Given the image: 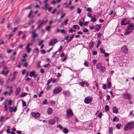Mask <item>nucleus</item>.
Instances as JSON below:
<instances>
[{"label":"nucleus","instance_id":"nucleus-49","mask_svg":"<svg viewBox=\"0 0 134 134\" xmlns=\"http://www.w3.org/2000/svg\"><path fill=\"white\" fill-rule=\"evenodd\" d=\"M10 109H12V110L14 112H15L16 110V108H11V107H10Z\"/></svg>","mask_w":134,"mask_h":134},{"label":"nucleus","instance_id":"nucleus-2","mask_svg":"<svg viewBox=\"0 0 134 134\" xmlns=\"http://www.w3.org/2000/svg\"><path fill=\"white\" fill-rule=\"evenodd\" d=\"M134 128V121L130 122L126 124L124 127V129L125 131H127L132 129Z\"/></svg>","mask_w":134,"mask_h":134},{"label":"nucleus","instance_id":"nucleus-29","mask_svg":"<svg viewBox=\"0 0 134 134\" xmlns=\"http://www.w3.org/2000/svg\"><path fill=\"white\" fill-rule=\"evenodd\" d=\"M85 81H82L81 82H80V85L82 87H84V85H85Z\"/></svg>","mask_w":134,"mask_h":134},{"label":"nucleus","instance_id":"nucleus-12","mask_svg":"<svg viewBox=\"0 0 134 134\" xmlns=\"http://www.w3.org/2000/svg\"><path fill=\"white\" fill-rule=\"evenodd\" d=\"M38 23L39 24H39L37 29H39L43 25L44 23V21L43 20L42 21L41 20H39L38 21Z\"/></svg>","mask_w":134,"mask_h":134},{"label":"nucleus","instance_id":"nucleus-5","mask_svg":"<svg viewBox=\"0 0 134 134\" xmlns=\"http://www.w3.org/2000/svg\"><path fill=\"white\" fill-rule=\"evenodd\" d=\"M31 114V116L35 119L39 118L41 115V114L38 112H32Z\"/></svg>","mask_w":134,"mask_h":134},{"label":"nucleus","instance_id":"nucleus-61","mask_svg":"<svg viewBox=\"0 0 134 134\" xmlns=\"http://www.w3.org/2000/svg\"><path fill=\"white\" fill-rule=\"evenodd\" d=\"M101 27L100 26H98V27H97L96 29V30L97 31H98L100 30V28Z\"/></svg>","mask_w":134,"mask_h":134},{"label":"nucleus","instance_id":"nucleus-39","mask_svg":"<svg viewBox=\"0 0 134 134\" xmlns=\"http://www.w3.org/2000/svg\"><path fill=\"white\" fill-rule=\"evenodd\" d=\"M105 109L106 111H108L109 110V107L108 105H106L105 107Z\"/></svg>","mask_w":134,"mask_h":134},{"label":"nucleus","instance_id":"nucleus-17","mask_svg":"<svg viewBox=\"0 0 134 134\" xmlns=\"http://www.w3.org/2000/svg\"><path fill=\"white\" fill-rule=\"evenodd\" d=\"M21 91V89L19 87H18L16 88L15 92V94L16 96H17L19 94Z\"/></svg>","mask_w":134,"mask_h":134},{"label":"nucleus","instance_id":"nucleus-42","mask_svg":"<svg viewBox=\"0 0 134 134\" xmlns=\"http://www.w3.org/2000/svg\"><path fill=\"white\" fill-rule=\"evenodd\" d=\"M100 51L101 53H102L103 54L105 52V50H103V48H100Z\"/></svg>","mask_w":134,"mask_h":134},{"label":"nucleus","instance_id":"nucleus-4","mask_svg":"<svg viewBox=\"0 0 134 134\" xmlns=\"http://www.w3.org/2000/svg\"><path fill=\"white\" fill-rule=\"evenodd\" d=\"M58 118L57 116H55L53 119H51L49 121L48 124L51 125H53L56 122V121H58Z\"/></svg>","mask_w":134,"mask_h":134},{"label":"nucleus","instance_id":"nucleus-41","mask_svg":"<svg viewBox=\"0 0 134 134\" xmlns=\"http://www.w3.org/2000/svg\"><path fill=\"white\" fill-rule=\"evenodd\" d=\"M71 3H72V1H70L69 3L67 5H66V6H65V8H68L69 7V5H71Z\"/></svg>","mask_w":134,"mask_h":134},{"label":"nucleus","instance_id":"nucleus-22","mask_svg":"<svg viewBox=\"0 0 134 134\" xmlns=\"http://www.w3.org/2000/svg\"><path fill=\"white\" fill-rule=\"evenodd\" d=\"M94 46V43L93 42L90 43L89 45V48L90 49H92Z\"/></svg>","mask_w":134,"mask_h":134},{"label":"nucleus","instance_id":"nucleus-46","mask_svg":"<svg viewBox=\"0 0 134 134\" xmlns=\"http://www.w3.org/2000/svg\"><path fill=\"white\" fill-rule=\"evenodd\" d=\"M86 11L88 12H91L92 11V9L90 7H88L86 9Z\"/></svg>","mask_w":134,"mask_h":134},{"label":"nucleus","instance_id":"nucleus-7","mask_svg":"<svg viewBox=\"0 0 134 134\" xmlns=\"http://www.w3.org/2000/svg\"><path fill=\"white\" fill-rule=\"evenodd\" d=\"M93 98L91 96H88L86 97L84 99V102L86 104H89L92 100Z\"/></svg>","mask_w":134,"mask_h":134},{"label":"nucleus","instance_id":"nucleus-15","mask_svg":"<svg viewBox=\"0 0 134 134\" xmlns=\"http://www.w3.org/2000/svg\"><path fill=\"white\" fill-rule=\"evenodd\" d=\"M113 111L114 113L115 114H117L118 113V109L116 106H114L113 107Z\"/></svg>","mask_w":134,"mask_h":134},{"label":"nucleus","instance_id":"nucleus-51","mask_svg":"<svg viewBox=\"0 0 134 134\" xmlns=\"http://www.w3.org/2000/svg\"><path fill=\"white\" fill-rule=\"evenodd\" d=\"M50 64L49 63L44 65L43 66V67L45 68H47L50 66Z\"/></svg>","mask_w":134,"mask_h":134},{"label":"nucleus","instance_id":"nucleus-57","mask_svg":"<svg viewBox=\"0 0 134 134\" xmlns=\"http://www.w3.org/2000/svg\"><path fill=\"white\" fill-rule=\"evenodd\" d=\"M57 3V2L55 0H53L51 3L52 4H55Z\"/></svg>","mask_w":134,"mask_h":134},{"label":"nucleus","instance_id":"nucleus-35","mask_svg":"<svg viewBox=\"0 0 134 134\" xmlns=\"http://www.w3.org/2000/svg\"><path fill=\"white\" fill-rule=\"evenodd\" d=\"M101 42L100 40H99L97 43V44L96 46L97 48H98L100 44L101 43Z\"/></svg>","mask_w":134,"mask_h":134},{"label":"nucleus","instance_id":"nucleus-33","mask_svg":"<svg viewBox=\"0 0 134 134\" xmlns=\"http://www.w3.org/2000/svg\"><path fill=\"white\" fill-rule=\"evenodd\" d=\"M121 126V124H117L116 126V127L118 129H120V127Z\"/></svg>","mask_w":134,"mask_h":134},{"label":"nucleus","instance_id":"nucleus-55","mask_svg":"<svg viewBox=\"0 0 134 134\" xmlns=\"http://www.w3.org/2000/svg\"><path fill=\"white\" fill-rule=\"evenodd\" d=\"M52 82H53V83H56L57 82V80L56 79H54L53 80L52 79Z\"/></svg>","mask_w":134,"mask_h":134},{"label":"nucleus","instance_id":"nucleus-11","mask_svg":"<svg viewBox=\"0 0 134 134\" xmlns=\"http://www.w3.org/2000/svg\"><path fill=\"white\" fill-rule=\"evenodd\" d=\"M32 43H29L26 45V51L27 52L29 53L30 51H31V48H30L29 47L30 46L32 45Z\"/></svg>","mask_w":134,"mask_h":134},{"label":"nucleus","instance_id":"nucleus-24","mask_svg":"<svg viewBox=\"0 0 134 134\" xmlns=\"http://www.w3.org/2000/svg\"><path fill=\"white\" fill-rule=\"evenodd\" d=\"M75 35L74 34H73L72 36H71L69 38V39L68 41H67V42H70L73 39L74 37V36Z\"/></svg>","mask_w":134,"mask_h":134},{"label":"nucleus","instance_id":"nucleus-9","mask_svg":"<svg viewBox=\"0 0 134 134\" xmlns=\"http://www.w3.org/2000/svg\"><path fill=\"white\" fill-rule=\"evenodd\" d=\"M66 113L67 116L68 118L71 117L73 115L72 111L70 109H68L66 111Z\"/></svg>","mask_w":134,"mask_h":134},{"label":"nucleus","instance_id":"nucleus-40","mask_svg":"<svg viewBox=\"0 0 134 134\" xmlns=\"http://www.w3.org/2000/svg\"><path fill=\"white\" fill-rule=\"evenodd\" d=\"M79 25L81 27L84 25L83 22H81L80 21H79Z\"/></svg>","mask_w":134,"mask_h":134},{"label":"nucleus","instance_id":"nucleus-47","mask_svg":"<svg viewBox=\"0 0 134 134\" xmlns=\"http://www.w3.org/2000/svg\"><path fill=\"white\" fill-rule=\"evenodd\" d=\"M81 10L79 8H78L77 9V13L80 14L81 12Z\"/></svg>","mask_w":134,"mask_h":134},{"label":"nucleus","instance_id":"nucleus-10","mask_svg":"<svg viewBox=\"0 0 134 134\" xmlns=\"http://www.w3.org/2000/svg\"><path fill=\"white\" fill-rule=\"evenodd\" d=\"M58 40L57 39L52 40L49 42V45L50 46H53L55 43L58 42Z\"/></svg>","mask_w":134,"mask_h":134},{"label":"nucleus","instance_id":"nucleus-23","mask_svg":"<svg viewBox=\"0 0 134 134\" xmlns=\"http://www.w3.org/2000/svg\"><path fill=\"white\" fill-rule=\"evenodd\" d=\"M35 71L34 70H33L32 71H31L30 72V76L31 77H32L33 76L34 74H35Z\"/></svg>","mask_w":134,"mask_h":134},{"label":"nucleus","instance_id":"nucleus-63","mask_svg":"<svg viewBox=\"0 0 134 134\" xmlns=\"http://www.w3.org/2000/svg\"><path fill=\"white\" fill-rule=\"evenodd\" d=\"M102 113L101 112H100L99 113L98 115V117H99L100 118H101L102 117Z\"/></svg>","mask_w":134,"mask_h":134},{"label":"nucleus","instance_id":"nucleus-48","mask_svg":"<svg viewBox=\"0 0 134 134\" xmlns=\"http://www.w3.org/2000/svg\"><path fill=\"white\" fill-rule=\"evenodd\" d=\"M83 31L84 32H88V30L86 28L84 29L83 30Z\"/></svg>","mask_w":134,"mask_h":134},{"label":"nucleus","instance_id":"nucleus-19","mask_svg":"<svg viewBox=\"0 0 134 134\" xmlns=\"http://www.w3.org/2000/svg\"><path fill=\"white\" fill-rule=\"evenodd\" d=\"M100 70L102 73H103L105 70V68L104 66H101L100 68Z\"/></svg>","mask_w":134,"mask_h":134},{"label":"nucleus","instance_id":"nucleus-1","mask_svg":"<svg viewBox=\"0 0 134 134\" xmlns=\"http://www.w3.org/2000/svg\"><path fill=\"white\" fill-rule=\"evenodd\" d=\"M134 26L133 23H131L127 26V28L124 34L125 35H128L130 34L133 30Z\"/></svg>","mask_w":134,"mask_h":134},{"label":"nucleus","instance_id":"nucleus-50","mask_svg":"<svg viewBox=\"0 0 134 134\" xmlns=\"http://www.w3.org/2000/svg\"><path fill=\"white\" fill-rule=\"evenodd\" d=\"M34 22V20H32L28 24V25H30L31 24H32Z\"/></svg>","mask_w":134,"mask_h":134},{"label":"nucleus","instance_id":"nucleus-25","mask_svg":"<svg viewBox=\"0 0 134 134\" xmlns=\"http://www.w3.org/2000/svg\"><path fill=\"white\" fill-rule=\"evenodd\" d=\"M107 82L108 88H110L111 86V82L110 81H107Z\"/></svg>","mask_w":134,"mask_h":134},{"label":"nucleus","instance_id":"nucleus-53","mask_svg":"<svg viewBox=\"0 0 134 134\" xmlns=\"http://www.w3.org/2000/svg\"><path fill=\"white\" fill-rule=\"evenodd\" d=\"M97 54V52L95 51H93L92 52V54L93 55H95Z\"/></svg>","mask_w":134,"mask_h":134},{"label":"nucleus","instance_id":"nucleus-28","mask_svg":"<svg viewBox=\"0 0 134 134\" xmlns=\"http://www.w3.org/2000/svg\"><path fill=\"white\" fill-rule=\"evenodd\" d=\"M27 94V93H24L21 94L20 95V97H22L26 96Z\"/></svg>","mask_w":134,"mask_h":134},{"label":"nucleus","instance_id":"nucleus-27","mask_svg":"<svg viewBox=\"0 0 134 134\" xmlns=\"http://www.w3.org/2000/svg\"><path fill=\"white\" fill-rule=\"evenodd\" d=\"M27 55L26 54L25 55L23 56V59L21 60L23 62H24L26 60V57L27 56Z\"/></svg>","mask_w":134,"mask_h":134},{"label":"nucleus","instance_id":"nucleus-62","mask_svg":"<svg viewBox=\"0 0 134 134\" xmlns=\"http://www.w3.org/2000/svg\"><path fill=\"white\" fill-rule=\"evenodd\" d=\"M18 29V28L17 27H15L13 29V30L12 31V32H15L16 31V30Z\"/></svg>","mask_w":134,"mask_h":134},{"label":"nucleus","instance_id":"nucleus-14","mask_svg":"<svg viewBox=\"0 0 134 134\" xmlns=\"http://www.w3.org/2000/svg\"><path fill=\"white\" fill-rule=\"evenodd\" d=\"M16 52L15 51L13 53V54L10 57V58L11 59H12V60L13 62L14 61L15 59L14 56L16 55Z\"/></svg>","mask_w":134,"mask_h":134},{"label":"nucleus","instance_id":"nucleus-13","mask_svg":"<svg viewBox=\"0 0 134 134\" xmlns=\"http://www.w3.org/2000/svg\"><path fill=\"white\" fill-rule=\"evenodd\" d=\"M63 93L64 95L66 97L69 96L70 94V93L68 91H65L63 92Z\"/></svg>","mask_w":134,"mask_h":134},{"label":"nucleus","instance_id":"nucleus-36","mask_svg":"<svg viewBox=\"0 0 134 134\" xmlns=\"http://www.w3.org/2000/svg\"><path fill=\"white\" fill-rule=\"evenodd\" d=\"M47 100L46 99H44V100L43 104L44 105H47L48 104V103H47Z\"/></svg>","mask_w":134,"mask_h":134},{"label":"nucleus","instance_id":"nucleus-20","mask_svg":"<svg viewBox=\"0 0 134 134\" xmlns=\"http://www.w3.org/2000/svg\"><path fill=\"white\" fill-rule=\"evenodd\" d=\"M102 63L100 62L98 63L96 65V68L97 69H99L101 67Z\"/></svg>","mask_w":134,"mask_h":134},{"label":"nucleus","instance_id":"nucleus-32","mask_svg":"<svg viewBox=\"0 0 134 134\" xmlns=\"http://www.w3.org/2000/svg\"><path fill=\"white\" fill-rule=\"evenodd\" d=\"M32 34V38H35L38 36V35L36 33H34Z\"/></svg>","mask_w":134,"mask_h":134},{"label":"nucleus","instance_id":"nucleus-64","mask_svg":"<svg viewBox=\"0 0 134 134\" xmlns=\"http://www.w3.org/2000/svg\"><path fill=\"white\" fill-rule=\"evenodd\" d=\"M110 96L109 95H108L106 96V100H109L110 99Z\"/></svg>","mask_w":134,"mask_h":134},{"label":"nucleus","instance_id":"nucleus-8","mask_svg":"<svg viewBox=\"0 0 134 134\" xmlns=\"http://www.w3.org/2000/svg\"><path fill=\"white\" fill-rule=\"evenodd\" d=\"M62 90V88L61 87L58 86L56 87L53 90V93L54 94H57L59 93Z\"/></svg>","mask_w":134,"mask_h":134},{"label":"nucleus","instance_id":"nucleus-44","mask_svg":"<svg viewBox=\"0 0 134 134\" xmlns=\"http://www.w3.org/2000/svg\"><path fill=\"white\" fill-rule=\"evenodd\" d=\"M84 65L86 67H88L89 66V64L87 62H85L84 63Z\"/></svg>","mask_w":134,"mask_h":134},{"label":"nucleus","instance_id":"nucleus-56","mask_svg":"<svg viewBox=\"0 0 134 134\" xmlns=\"http://www.w3.org/2000/svg\"><path fill=\"white\" fill-rule=\"evenodd\" d=\"M69 35H68L66 36H65V37L64 38V39L66 40H67L68 41V39L69 38Z\"/></svg>","mask_w":134,"mask_h":134},{"label":"nucleus","instance_id":"nucleus-34","mask_svg":"<svg viewBox=\"0 0 134 134\" xmlns=\"http://www.w3.org/2000/svg\"><path fill=\"white\" fill-rule=\"evenodd\" d=\"M118 119L116 116L114 117L113 119V121H116V122H118Z\"/></svg>","mask_w":134,"mask_h":134},{"label":"nucleus","instance_id":"nucleus-43","mask_svg":"<svg viewBox=\"0 0 134 134\" xmlns=\"http://www.w3.org/2000/svg\"><path fill=\"white\" fill-rule=\"evenodd\" d=\"M57 127L59 128L61 130H62L63 129V127L60 125H58Z\"/></svg>","mask_w":134,"mask_h":134},{"label":"nucleus","instance_id":"nucleus-3","mask_svg":"<svg viewBox=\"0 0 134 134\" xmlns=\"http://www.w3.org/2000/svg\"><path fill=\"white\" fill-rule=\"evenodd\" d=\"M130 22V19L129 18H125L123 19L121 21V25L122 26L125 25L129 24Z\"/></svg>","mask_w":134,"mask_h":134},{"label":"nucleus","instance_id":"nucleus-45","mask_svg":"<svg viewBox=\"0 0 134 134\" xmlns=\"http://www.w3.org/2000/svg\"><path fill=\"white\" fill-rule=\"evenodd\" d=\"M112 128L111 127H110L109 129V133L111 134L112 133Z\"/></svg>","mask_w":134,"mask_h":134},{"label":"nucleus","instance_id":"nucleus-54","mask_svg":"<svg viewBox=\"0 0 134 134\" xmlns=\"http://www.w3.org/2000/svg\"><path fill=\"white\" fill-rule=\"evenodd\" d=\"M40 71L42 74H44V69H40Z\"/></svg>","mask_w":134,"mask_h":134},{"label":"nucleus","instance_id":"nucleus-16","mask_svg":"<svg viewBox=\"0 0 134 134\" xmlns=\"http://www.w3.org/2000/svg\"><path fill=\"white\" fill-rule=\"evenodd\" d=\"M53 110L51 108L49 107L47 109V113L48 114L50 115L52 114L53 112Z\"/></svg>","mask_w":134,"mask_h":134},{"label":"nucleus","instance_id":"nucleus-52","mask_svg":"<svg viewBox=\"0 0 134 134\" xmlns=\"http://www.w3.org/2000/svg\"><path fill=\"white\" fill-rule=\"evenodd\" d=\"M60 32L62 34H64L65 33V31L64 29H62L60 30Z\"/></svg>","mask_w":134,"mask_h":134},{"label":"nucleus","instance_id":"nucleus-21","mask_svg":"<svg viewBox=\"0 0 134 134\" xmlns=\"http://www.w3.org/2000/svg\"><path fill=\"white\" fill-rule=\"evenodd\" d=\"M69 131L68 129L65 128H64L63 129V132L65 134H67L68 132Z\"/></svg>","mask_w":134,"mask_h":134},{"label":"nucleus","instance_id":"nucleus-58","mask_svg":"<svg viewBox=\"0 0 134 134\" xmlns=\"http://www.w3.org/2000/svg\"><path fill=\"white\" fill-rule=\"evenodd\" d=\"M57 10V9L56 8H55L54 9L53 11L51 12V14H54L56 12Z\"/></svg>","mask_w":134,"mask_h":134},{"label":"nucleus","instance_id":"nucleus-26","mask_svg":"<svg viewBox=\"0 0 134 134\" xmlns=\"http://www.w3.org/2000/svg\"><path fill=\"white\" fill-rule=\"evenodd\" d=\"M97 20V19L96 17H91V21L92 22H94Z\"/></svg>","mask_w":134,"mask_h":134},{"label":"nucleus","instance_id":"nucleus-18","mask_svg":"<svg viewBox=\"0 0 134 134\" xmlns=\"http://www.w3.org/2000/svg\"><path fill=\"white\" fill-rule=\"evenodd\" d=\"M45 5L42 7V9H44L45 10H47L48 9V7L49 6V4L48 3H45Z\"/></svg>","mask_w":134,"mask_h":134},{"label":"nucleus","instance_id":"nucleus-31","mask_svg":"<svg viewBox=\"0 0 134 134\" xmlns=\"http://www.w3.org/2000/svg\"><path fill=\"white\" fill-rule=\"evenodd\" d=\"M51 26H47L46 29L48 31H49L51 30Z\"/></svg>","mask_w":134,"mask_h":134},{"label":"nucleus","instance_id":"nucleus-30","mask_svg":"<svg viewBox=\"0 0 134 134\" xmlns=\"http://www.w3.org/2000/svg\"><path fill=\"white\" fill-rule=\"evenodd\" d=\"M32 4H30L29 5L27 6L25 8V9H31L32 8Z\"/></svg>","mask_w":134,"mask_h":134},{"label":"nucleus","instance_id":"nucleus-6","mask_svg":"<svg viewBox=\"0 0 134 134\" xmlns=\"http://www.w3.org/2000/svg\"><path fill=\"white\" fill-rule=\"evenodd\" d=\"M121 51L124 53L126 54L128 52V49L127 47L125 45H124L121 48Z\"/></svg>","mask_w":134,"mask_h":134},{"label":"nucleus","instance_id":"nucleus-60","mask_svg":"<svg viewBox=\"0 0 134 134\" xmlns=\"http://www.w3.org/2000/svg\"><path fill=\"white\" fill-rule=\"evenodd\" d=\"M63 48V46H60V47L59 48L58 50V51H57L58 52V51H59V52H60L62 49Z\"/></svg>","mask_w":134,"mask_h":134},{"label":"nucleus","instance_id":"nucleus-59","mask_svg":"<svg viewBox=\"0 0 134 134\" xmlns=\"http://www.w3.org/2000/svg\"><path fill=\"white\" fill-rule=\"evenodd\" d=\"M79 27V26L78 25H74L73 26V28L75 29H76L77 27Z\"/></svg>","mask_w":134,"mask_h":134},{"label":"nucleus","instance_id":"nucleus-37","mask_svg":"<svg viewBox=\"0 0 134 134\" xmlns=\"http://www.w3.org/2000/svg\"><path fill=\"white\" fill-rule=\"evenodd\" d=\"M52 80V79L51 78L50 79L48 80L47 81V85H48L51 82Z\"/></svg>","mask_w":134,"mask_h":134},{"label":"nucleus","instance_id":"nucleus-38","mask_svg":"<svg viewBox=\"0 0 134 134\" xmlns=\"http://www.w3.org/2000/svg\"><path fill=\"white\" fill-rule=\"evenodd\" d=\"M4 111H7L8 109V107L7 106L6 104V103H5L4 104Z\"/></svg>","mask_w":134,"mask_h":134}]
</instances>
